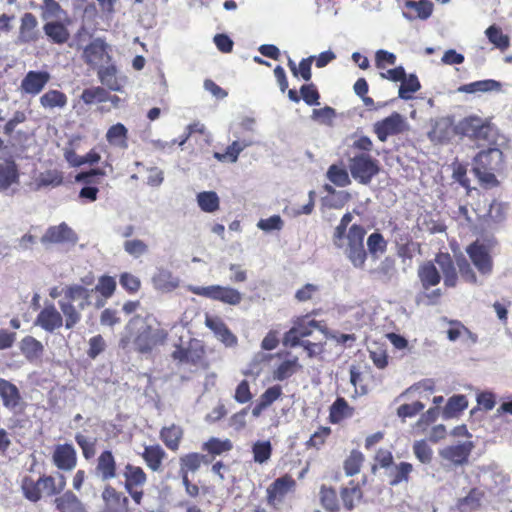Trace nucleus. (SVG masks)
I'll list each match as a JSON object with an SVG mask.
<instances>
[{
  "label": "nucleus",
  "mask_w": 512,
  "mask_h": 512,
  "mask_svg": "<svg viewBox=\"0 0 512 512\" xmlns=\"http://www.w3.org/2000/svg\"><path fill=\"white\" fill-rule=\"evenodd\" d=\"M232 442L229 439L210 438L202 446V449L213 455H220L232 449Z\"/></svg>",
  "instance_id": "49530a36"
},
{
  "label": "nucleus",
  "mask_w": 512,
  "mask_h": 512,
  "mask_svg": "<svg viewBox=\"0 0 512 512\" xmlns=\"http://www.w3.org/2000/svg\"><path fill=\"white\" fill-rule=\"evenodd\" d=\"M123 249L126 253L134 258H139L148 253V245L140 239L127 240L123 244Z\"/></svg>",
  "instance_id": "6e6d98bb"
},
{
  "label": "nucleus",
  "mask_w": 512,
  "mask_h": 512,
  "mask_svg": "<svg viewBox=\"0 0 512 512\" xmlns=\"http://www.w3.org/2000/svg\"><path fill=\"white\" fill-rule=\"evenodd\" d=\"M508 212V206L504 203L493 201L490 204L487 216L493 222H501L506 218Z\"/></svg>",
  "instance_id": "69168bd1"
},
{
  "label": "nucleus",
  "mask_w": 512,
  "mask_h": 512,
  "mask_svg": "<svg viewBox=\"0 0 512 512\" xmlns=\"http://www.w3.org/2000/svg\"><path fill=\"white\" fill-rule=\"evenodd\" d=\"M35 324L47 332H54L63 325V316L53 303L45 304L35 320Z\"/></svg>",
  "instance_id": "dca6fc26"
},
{
  "label": "nucleus",
  "mask_w": 512,
  "mask_h": 512,
  "mask_svg": "<svg viewBox=\"0 0 512 512\" xmlns=\"http://www.w3.org/2000/svg\"><path fill=\"white\" fill-rule=\"evenodd\" d=\"M63 182V175L58 170H46L38 174L34 180L36 189L57 187Z\"/></svg>",
  "instance_id": "c9c22d12"
},
{
  "label": "nucleus",
  "mask_w": 512,
  "mask_h": 512,
  "mask_svg": "<svg viewBox=\"0 0 512 512\" xmlns=\"http://www.w3.org/2000/svg\"><path fill=\"white\" fill-rule=\"evenodd\" d=\"M116 288V282L112 277L103 276L99 279L98 284L93 288L96 291V295H99L100 298L104 299V303L106 299L111 297L114 290Z\"/></svg>",
  "instance_id": "5fc2aeb1"
},
{
  "label": "nucleus",
  "mask_w": 512,
  "mask_h": 512,
  "mask_svg": "<svg viewBox=\"0 0 512 512\" xmlns=\"http://www.w3.org/2000/svg\"><path fill=\"white\" fill-rule=\"evenodd\" d=\"M295 485V480L289 475L276 479L267 488L268 503L274 507L279 506L282 504L285 496L294 489Z\"/></svg>",
  "instance_id": "9b49d317"
},
{
  "label": "nucleus",
  "mask_w": 512,
  "mask_h": 512,
  "mask_svg": "<svg viewBox=\"0 0 512 512\" xmlns=\"http://www.w3.org/2000/svg\"><path fill=\"white\" fill-rule=\"evenodd\" d=\"M467 253L479 272L488 274L492 270V258L488 247L478 241L467 248Z\"/></svg>",
  "instance_id": "ddd939ff"
},
{
  "label": "nucleus",
  "mask_w": 512,
  "mask_h": 512,
  "mask_svg": "<svg viewBox=\"0 0 512 512\" xmlns=\"http://www.w3.org/2000/svg\"><path fill=\"white\" fill-rule=\"evenodd\" d=\"M43 31L54 44H64L70 38V33L62 20L47 21Z\"/></svg>",
  "instance_id": "4be33fe9"
},
{
  "label": "nucleus",
  "mask_w": 512,
  "mask_h": 512,
  "mask_svg": "<svg viewBox=\"0 0 512 512\" xmlns=\"http://www.w3.org/2000/svg\"><path fill=\"white\" fill-rule=\"evenodd\" d=\"M435 264L443 274L445 286L455 287L457 283V273L450 255L446 253L438 254L435 257Z\"/></svg>",
  "instance_id": "5701e85b"
},
{
  "label": "nucleus",
  "mask_w": 512,
  "mask_h": 512,
  "mask_svg": "<svg viewBox=\"0 0 512 512\" xmlns=\"http://www.w3.org/2000/svg\"><path fill=\"white\" fill-rule=\"evenodd\" d=\"M189 291L198 296L220 301L228 305H238L242 301V294L229 286H189Z\"/></svg>",
  "instance_id": "423d86ee"
},
{
  "label": "nucleus",
  "mask_w": 512,
  "mask_h": 512,
  "mask_svg": "<svg viewBox=\"0 0 512 512\" xmlns=\"http://www.w3.org/2000/svg\"><path fill=\"white\" fill-rule=\"evenodd\" d=\"M65 486L66 480L62 474H59L58 480L52 476H43L37 481L30 477H25L21 484L24 496L32 502L39 501L42 494L47 496L59 494L64 490Z\"/></svg>",
  "instance_id": "20e7f679"
},
{
  "label": "nucleus",
  "mask_w": 512,
  "mask_h": 512,
  "mask_svg": "<svg viewBox=\"0 0 512 512\" xmlns=\"http://www.w3.org/2000/svg\"><path fill=\"white\" fill-rule=\"evenodd\" d=\"M202 462L206 461V456L199 453H188L180 457V472H196Z\"/></svg>",
  "instance_id": "c03bdc74"
},
{
  "label": "nucleus",
  "mask_w": 512,
  "mask_h": 512,
  "mask_svg": "<svg viewBox=\"0 0 512 512\" xmlns=\"http://www.w3.org/2000/svg\"><path fill=\"white\" fill-rule=\"evenodd\" d=\"M117 69L114 65H108L98 69V77L101 83L112 91L120 92L123 84L116 77Z\"/></svg>",
  "instance_id": "473e14b6"
},
{
  "label": "nucleus",
  "mask_w": 512,
  "mask_h": 512,
  "mask_svg": "<svg viewBox=\"0 0 512 512\" xmlns=\"http://www.w3.org/2000/svg\"><path fill=\"white\" fill-rule=\"evenodd\" d=\"M81 99L85 104H92L94 102H106L107 92L102 87H93L85 89L82 92Z\"/></svg>",
  "instance_id": "052dcab7"
},
{
  "label": "nucleus",
  "mask_w": 512,
  "mask_h": 512,
  "mask_svg": "<svg viewBox=\"0 0 512 512\" xmlns=\"http://www.w3.org/2000/svg\"><path fill=\"white\" fill-rule=\"evenodd\" d=\"M77 236L75 232L66 224L60 223L56 226L49 227L41 237L43 244H61V243H75Z\"/></svg>",
  "instance_id": "2eb2a0df"
},
{
  "label": "nucleus",
  "mask_w": 512,
  "mask_h": 512,
  "mask_svg": "<svg viewBox=\"0 0 512 512\" xmlns=\"http://www.w3.org/2000/svg\"><path fill=\"white\" fill-rule=\"evenodd\" d=\"M172 356L181 363L197 364L202 357V351L190 344L188 348L177 347Z\"/></svg>",
  "instance_id": "a19ab883"
},
{
  "label": "nucleus",
  "mask_w": 512,
  "mask_h": 512,
  "mask_svg": "<svg viewBox=\"0 0 512 512\" xmlns=\"http://www.w3.org/2000/svg\"><path fill=\"white\" fill-rule=\"evenodd\" d=\"M341 497H342L344 506L347 509H352L355 505V502L360 500L361 491L357 486H353L351 488L347 487L342 490Z\"/></svg>",
  "instance_id": "338daca9"
},
{
  "label": "nucleus",
  "mask_w": 512,
  "mask_h": 512,
  "mask_svg": "<svg viewBox=\"0 0 512 512\" xmlns=\"http://www.w3.org/2000/svg\"><path fill=\"white\" fill-rule=\"evenodd\" d=\"M503 168V153L499 148L480 151L474 158L473 172L485 188L498 185L496 173Z\"/></svg>",
  "instance_id": "7ed1b4c3"
},
{
  "label": "nucleus",
  "mask_w": 512,
  "mask_h": 512,
  "mask_svg": "<svg viewBox=\"0 0 512 512\" xmlns=\"http://www.w3.org/2000/svg\"><path fill=\"white\" fill-rule=\"evenodd\" d=\"M365 235L366 230L361 225L353 224L348 231L333 234L332 237L334 246L342 250L355 268H362L367 258L364 249Z\"/></svg>",
  "instance_id": "f03ea898"
},
{
  "label": "nucleus",
  "mask_w": 512,
  "mask_h": 512,
  "mask_svg": "<svg viewBox=\"0 0 512 512\" xmlns=\"http://www.w3.org/2000/svg\"><path fill=\"white\" fill-rule=\"evenodd\" d=\"M64 296L77 304L79 310H85L89 306L100 309L104 306V299L96 295V291L79 284L64 287Z\"/></svg>",
  "instance_id": "0eeeda50"
},
{
  "label": "nucleus",
  "mask_w": 512,
  "mask_h": 512,
  "mask_svg": "<svg viewBox=\"0 0 512 512\" xmlns=\"http://www.w3.org/2000/svg\"><path fill=\"white\" fill-rule=\"evenodd\" d=\"M473 448V442L467 440L440 449L439 455L441 458L453 463L454 465H463L467 462Z\"/></svg>",
  "instance_id": "f8f14e48"
},
{
  "label": "nucleus",
  "mask_w": 512,
  "mask_h": 512,
  "mask_svg": "<svg viewBox=\"0 0 512 512\" xmlns=\"http://www.w3.org/2000/svg\"><path fill=\"white\" fill-rule=\"evenodd\" d=\"M256 226L263 232L270 233L282 230L284 227V221L279 215H273L266 219H260Z\"/></svg>",
  "instance_id": "bf43d9fd"
},
{
  "label": "nucleus",
  "mask_w": 512,
  "mask_h": 512,
  "mask_svg": "<svg viewBox=\"0 0 512 512\" xmlns=\"http://www.w3.org/2000/svg\"><path fill=\"white\" fill-rule=\"evenodd\" d=\"M468 406V401L464 395L452 396L443 411L446 418L454 417L458 412L465 410Z\"/></svg>",
  "instance_id": "8fccbe9b"
},
{
  "label": "nucleus",
  "mask_w": 512,
  "mask_h": 512,
  "mask_svg": "<svg viewBox=\"0 0 512 512\" xmlns=\"http://www.w3.org/2000/svg\"><path fill=\"white\" fill-rule=\"evenodd\" d=\"M300 367L298 364V359L295 357L293 359L286 360L282 362L273 372V378L278 381H283L289 377H291L297 369Z\"/></svg>",
  "instance_id": "09e8293b"
},
{
  "label": "nucleus",
  "mask_w": 512,
  "mask_h": 512,
  "mask_svg": "<svg viewBox=\"0 0 512 512\" xmlns=\"http://www.w3.org/2000/svg\"><path fill=\"white\" fill-rule=\"evenodd\" d=\"M167 331L153 317H134L125 327V334L121 345L126 348L132 344L140 353L150 352L156 345L163 343L167 338Z\"/></svg>",
  "instance_id": "f257e3e1"
},
{
  "label": "nucleus",
  "mask_w": 512,
  "mask_h": 512,
  "mask_svg": "<svg viewBox=\"0 0 512 512\" xmlns=\"http://www.w3.org/2000/svg\"><path fill=\"white\" fill-rule=\"evenodd\" d=\"M485 34L489 41L501 50L507 49L510 45L509 37L503 34L501 29L495 25L488 27Z\"/></svg>",
  "instance_id": "3c124183"
},
{
  "label": "nucleus",
  "mask_w": 512,
  "mask_h": 512,
  "mask_svg": "<svg viewBox=\"0 0 512 512\" xmlns=\"http://www.w3.org/2000/svg\"><path fill=\"white\" fill-rule=\"evenodd\" d=\"M53 463L64 471H71L77 464V453L71 444L57 445L53 452Z\"/></svg>",
  "instance_id": "f3484780"
},
{
  "label": "nucleus",
  "mask_w": 512,
  "mask_h": 512,
  "mask_svg": "<svg viewBox=\"0 0 512 512\" xmlns=\"http://www.w3.org/2000/svg\"><path fill=\"white\" fill-rule=\"evenodd\" d=\"M406 7L415 10L418 18L426 20L431 16L434 5L429 0H420L407 1Z\"/></svg>",
  "instance_id": "4d7b16f0"
},
{
  "label": "nucleus",
  "mask_w": 512,
  "mask_h": 512,
  "mask_svg": "<svg viewBox=\"0 0 512 512\" xmlns=\"http://www.w3.org/2000/svg\"><path fill=\"white\" fill-rule=\"evenodd\" d=\"M106 140L110 145L126 149L128 147V130L122 123L112 125L106 132Z\"/></svg>",
  "instance_id": "c85d7f7f"
},
{
  "label": "nucleus",
  "mask_w": 512,
  "mask_h": 512,
  "mask_svg": "<svg viewBox=\"0 0 512 512\" xmlns=\"http://www.w3.org/2000/svg\"><path fill=\"white\" fill-rule=\"evenodd\" d=\"M50 78V74L46 71H29L21 82V88L27 94L37 95L50 81Z\"/></svg>",
  "instance_id": "6ab92c4d"
},
{
  "label": "nucleus",
  "mask_w": 512,
  "mask_h": 512,
  "mask_svg": "<svg viewBox=\"0 0 512 512\" xmlns=\"http://www.w3.org/2000/svg\"><path fill=\"white\" fill-rule=\"evenodd\" d=\"M83 60L86 64L94 68H101L104 64L110 61V56L107 52V44L101 38L93 39L83 49Z\"/></svg>",
  "instance_id": "1a4fd4ad"
},
{
  "label": "nucleus",
  "mask_w": 512,
  "mask_h": 512,
  "mask_svg": "<svg viewBox=\"0 0 512 512\" xmlns=\"http://www.w3.org/2000/svg\"><path fill=\"white\" fill-rule=\"evenodd\" d=\"M294 327L299 335L302 337H308L312 335L314 330H319L322 333L324 327L321 326L320 322L310 319L309 316L298 318L294 322Z\"/></svg>",
  "instance_id": "37998d69"
},
{
  "label": "nucleus",
  "mask_w": 512,
  "mask_h": 512,
  "mask_svg": "<svg viewBox=\"0 0 512 512\" xmlns=\"http://www.w3.org/2000/svg\"><path fill=\"white\" fill-rule=\"evenodd\" d=\"M501 88L500 82L493 79H486L471 82L468 84H464L460 86L457 91L460 93H468V94H481L488 93L492 91H499Z\"/></svg>",
  "instance_id": "bb28decb"
},
{
  "label": "nucleus",
  "mask_w": 512,
  "mask_h": 512,
  "mask_svg": "<svg viewBox=\"0 0 512 512\" xmlns=\"http://www.w3.org/2000/svg\"><path fill=\"white\" fill-rule=\"evenodd\" d=\"M20 349L25 357L31 360L42 354L43 345L32 336H26L20 342Z\"/></svg>",
  "instance_id": "79ce46f5"
},
{
  "label": "nucleus",
  "mask_w": 512,
  "mask_h": 512,
  "mask_svg": "<svg viewBox=\"0 0 512 512\" xmlns=\"http://www.w3.org/2000/svg\"><path fill=\"white\" fill-rule=\"evenodd\" d=\"M59 512H86L84 504L71 491L65 492L62 496L54 500Z\"/></svg>",
  "instance_id": "393cba45"
},
{
  "label": "nucleus",
  "mask_w": 512,
  "mask_h": 512,
  "mask_svg": "<svg viewBox=\"0 0 512 512\" xmlns=\"http://www.w3.org/2000/svg\"><path fill=\"white\" fill-rule=\"evenodd\" d=\"M58 305L65 319V327L67 329L73 328L81 320V310L74 305V302L65 296L63 299L59 300Z\"/></svg>",
  "instance_id": "cd10ccee"
},
{
  "label": "nucleus",
  "mask_w": 512,
  "mask_h": 512,
  "mask_svg": "<svg viewBox=\"0 0 512 512\" xmlns=\"http://www.w3.org/2000/svg\"><path fill=\"white\" fill-rule=\"evenodd\" d=\"M320 502L322 506L328 511H335L337 509V496L333 489L328 488L326 486H321L320 488Z\"/></svg>",
  "instance_id": "680f3d73"
},
{
  "label": "nucleus",
  "mask_w": 512,
  "mask_h": 512,
  "mask_svg": "<svg viewBox=\"0 0 512 512\" xmlns=\"http://www.w3.org/2000/svg\"><path fill=\"white\" fill-rule=\"evenodd\" d=\"M367 247L370 255L373 258H378L385 253L387 242L382 234L374 232L367 239Z\"/></svg>",
  "instance_id": "a18cd8bd"
},
{
  "label": "nucleus",
  "mask_w": 512,
  "mask_h": 512,
  "mask_svg": "<svg viewBox=\"0 0 512 512\" xmlns=\"http://www.w3.org/2000/svg\"><path fill=\"white\" fill-rule=\"evenodd\" d=\"M164 457L165 452L159 445L148 446L143 453L147 466L153 471L160 470Z\"/></svg>",
  "instance_id": "ea45409f"
},
{
  "label": "nucleus",
  "mask_w": 512,
  "mask_h": 512,
  "mask_svg": "<svg viewBox=\"0 0 512 512\" xmlns=\"http://www.w3.org/2000/svg\"><path fill=\"white\" fill-rule=\"evenodd\" d=\"M327 178L338 187H345L350 184L347 170L338 165H331L326 173Z\"/></svg>",
  "instance_id": "de8ad7c7"
},
{
  "label": "nucleus",
  "mask_w": 512,
  "mask_h": 512,
  "mask_svg": "<svg viewBox=\"0 0 512 512\" xmlns=\"http://www.w3.org/2000/svg\"><path fill=\"white\" fill-rule=\"evenodd\" d=\"M413 451L422 463H429L432 459V449L424 440L416 441L413 445Z\"/></svg>",
  "instance_id": "774afa93"
},
{
  "label": "nucleus",
  "mask_w": 512,
  "mask_h": 512,
  "mask_svg": "<svg viewBox=\"0 0 512 512\" xmlns=\"http://www.w3.org/2000/svg\"><path fill=\"white\" fill-rule=\"evenodd\" d=\"M40 10L41 18L45 21L63 20L67 16L56 0H43Z\"/></svg>",
  "instance_id": "f704fd0d"
},
{
  "label": "nucleus",
  "mask_w": 512,
  "mask_h": 512,
  "mask_svg": "<svg viewBox=\"0 0 512 512\" xmlns=\"http://www.w3.org/2000/svg\"><path fill=\"white\" fill-rule=\"evenodd\" d=\"M156 289L170 292L178 287L179 280L168 270L160 269L152 278Z\"/></svg>",
  "instance_id": "7c9ffc66"
},
{
  "label": "nucleus",
  "mask_w": 512,
  "mask_h": 512,
  "mask_svg": "<svg viewBox=\"0 0 512 512\" xmlns=\"http://www.w3.org/2000/svg\"><path fill=\"white\" fill-rule=\"evenodd\" d=\"M250 145V142L235 140L226 148L224 153L215 152L214 158L221 162L235 163L240 153Z\"/></svg>",
  "instance_id": "2f4dec72"
},
{
  "label": "nucleus",
  "mask_w": 512,
  "mask_h": 512,
  "mask_svg": "<svg viewBox=\"0 0 512 512\" xmlns=\"http://www.w3.org/2000/svg\"><path fill=\"white\" fill-rule=\"evenodd\" d=\"M18 181L17 167L14 162L8 161L0 164V191L7 190Z\"/></svg>",
  "instance_id": "e433bc0d"
},
{
  "label": "nucleus",
  "mask_w": 512,
  "mask_h": 512,
  "mask_svg": "<svg viewBox=\"0 0 512 512\" xmlns=\"http://www.w3.org/2000/svg\"><path fill=\"white\" fill-rule=\"evenodd\" d=\"M0 397L4 407L8 409L16 408L21 400L18 388L3 378H0Z\"/></svg>",
  "instance_id": "b1692460"
},
{
  "label": "nucleus",
  "mask_w": 512,
  "mask_h": 512,
  "mask_svg": "<svg viewBox=\"0 0 512 512\" xmlns=\"http://www.w3.org/2000/svg\"><path fill=\"white\" fill-rule=\"evenodd\" d=\"M253 459L256 463H266L272 454L270 441H257L252 446Z\"/></svg>",
  "instance_id": "603ef678"
},
{
  "label": "nucleus",
  "mask_w": 512,
  "mask_h": 512,
  "mask_svg": "<svg viewBox=\"0 0 512 512\" xmlns=\"http://www.w3.org/2000/svg\"><path fill=\"white\" fill-rule=\"evenodd\" d=\"M406 129L405 118L396 112L374 124V132L381 142H385L389 136L402 133Z\"/></svg>",
  "instance_id": "9d476101"
},
{
  "label": "nucleus",
  "mask_w": 512,
  "mask_h": 512,
  "mask_svg": "<svg viewBox=\"0 0 512 512\" xmlns=\"http://www.w3.org/2000/svg\"><path fill=\"white\" fill-rule=\"evenodd\" d=\"M205 324L226 346L232 347L237 344L236 336L228 329L226 324L220 318L207 316Z\"/></svg>",
  "instance_id": "aec40b11"
},
{
  "label": "nucleus",
  "mask_w": 512,
  "mask_h": 512,
  "mask_svg": "<svg viewBox=\"0 0 512 512\" xmlns=\"http://www.w3.org/2000/svg\"><path fill=\"white\" fill-rule=\"evenodd\" d=\"M39 102L45 110H62L67 106L68 98L59 90H48L39 98Z\"/></svg>",
  "instance_id": "a878e982"
},
{
  "label": "nucleus",
  "mask_w": 512,
  "mask_h": 512,
  "mask_svg": "<svg viewBox=\"0 0 512 512\" xmlns=\"http://www.w3.org/2000/svg\"><path fill=\"white\" fill-rule=\"evenodd\" d=\"M349 406L343 398H338L330 409L332 422H339L348 415Z\"/></svg>",
  "instance_id": "e2e57ef3"
},
{
  "label": "nucleus",
  "mask_w": 512,
  "mask_h": 512,
  "mask_svg": "<svg viewBox=\"0 0 512 512\" xmlns=\"http://www.w3.org/2000/svg\"><path fill=\"white\" fill-rule=\"evenodd\" d=\"M401 85L399 87V97L405 100L412 98V94L417 92L420 89V83L417 77L411 74L409 77L402 79Z\"/></svg>",
  "instance_id": "864d4df0"
},
{
  "label": "nucleus",
  "mask_w": 512,
  "mask_h": 512,
  "mask_svg": "<svg viewBox=\"0 0 512 512\" xmlns=\"http://www.w3.org/2000/svg\"><path fill=\"white\" fill-rule=\"evenodd\" d=\"M182 435L183 430L181 429V427L174 424L162 428L160 432V437L162 441L169 449L173 451L178 449Z\"/></svg>",
  "instance_id": "4c0bfd02"
},
{
  "label": "nucleus",
  "mask_w": 512,
  "mask_h": 512,
  "mask_svg": "<svg viewBox=\"0 0 512 512\" xmlns=\"http://www.w3.org/2000/svg\"><path fill=\"white\" fill-rule=\"evenodd\" d=\"M103 507L100 512H128V498L111 486H106L101 494Z\"/></svg>",
  "instance_id": "4468645a"
},
{
  "label": "nucleus",
  "mask_w": 512,
  "mask_h": 512,
  "mask_svg": "<svg viewBox=\"0 0 512 512\" xmlns=\"http://www.w3.org/2000/svg\"><path fill=\"white\" fill-rule=\"evenodd\" d=\"M418 277L425 289L436 286L441 279L438 268L432 262H426L419 267Z\"/></svg>",
  "instance_id": "c756f323"
},
{
  "label": "nucleus",
  "mask_w": 512,
  "mask_h": 512,
  "mask_svg": "<svg viewBox=\"0 0 512 512\" xmlns=\"http://www.w3.org/2000/svg\"><path fill=\"white\" fill-rule=\"evenodd\" d=\"M95 472L103 481L116 477V462L111 451L106 450L99 455Z\"/></svg>",
  "instance_id": "412c9836"
},
{
  "label": "nucleus",
  "mask_w": 512,
  "mask_h": 512,
  "mask_svg": "<svg viewBox=\"0 0 512 512\" xmlns=\"http://www.w3.org/2000/svg\"><path fill=\"white\" fill-rule=\"evenodd\" d=\"M349 169L352 177L361 184H368L379 171L376 160L366 154L351 158Z\"/></svg>",
  "instance_id": "6e6552de"
},
{
  "label": "nucleus",
  "mask_w": 512,
  "mask_h": 512,
  "mask_svg": "<svg viewBox=\"0 0 512 512\" xmlns=\"http://www.w3.org/2000/svg\"><path fill=\"white\" fill-rule=\"evenodd\" d=\"M450 128V123L446 119H442L436 122L435 127L429 133V137L433 141L442 142L448 138L449 132L447 131Z\"/></svg>",
  "instance_id": "0e129e2a"
},
{
  "label": "nucleus",
  "mask_w": 512,
  "mask_h": 512,
  "mask_svg": "<svg viewBox=\"0 0 512 512\" xmlns=\"http://www.w3.org/2000/svg\"><path fill=\"white\" fill-rule=\"evenodd\" d=\"M40 38V31L38 29V20L32 13H24L21 17L18 41L20 43H33Z\"/></svg>",
  "instance_id": "a211bd4d"
},
{
  "label": "nucleus",
  "mask_w": 512,
  "mask_h": 512,
  "mask_svg": "<svg viewBox=\"0 0 512 512\" xmlns=\"http://www.w3.org/2000/svg\"><path fill=\"white\" fill-rule=\"evenodd\" d=\"M197 204L206 213H213L219 209L220 199L214 191H203L197 194Z\"/></svg>",
  "instance_id": "58836bf2"
},
{
  "label": "nucleus",
  "mask_w": 512,
  "mask_h": 512,
  "mask_svg": "<svg viewBox=\"0 0 512 512\" xmlns=\"http://www.w3.org/2000/svg\"><path fill=\"white\" fill-rule=\"evenodd\" d=\"M124 477L127 491L133 487L143 486L146 482V474L143 469L131 464L125 466Z\"/></svg>",
  "instance_id": "72a5a7b5"
},
{
  "label": "nucleus",
  "mask_w": 512,
  "mask_h": 512,
  "mask_svg": "<svg viewBox=\"0 0 512 512\" xmlns=\"http://www.w3.org/2000/svg\"><path fill=\"white\" fill-rule=\"evenodd\" d=\"M363 454L359 451H352L350 456L344 462V470L347 476H353L359 473L363 463Z\"/></svg>",
  "instance_id": "13d9d810"
},
{
  "label": "nucleus",
  "mask_w": 512,
  "mask_h": 512,
  "mask_svg": "<svg viewBox=\"0 0 512 512\" xmlns=\"http://www.w3.org/2000/svg\"><path fill=\"white\" fill-rule=\"evenodd\" d=\"M457 134L467 136L476 141L491 142L495 135V129L489 121L478 116H469L455 126Z\"/></svg>",
  "instance_id": "39448f33"
}]
</instances>
